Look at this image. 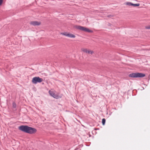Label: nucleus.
Returning <instances> with one entry per match:
<instances>
[{"mask_svg": "<svg viewBox=\"0 0 150 150\" xmlns=\"http://www.w3.org/2000/svg\"><path fill=\"white\" fill-rule=\"evenodd\" d=\"M145 76L144 74L139 73H133L129 75V77L133 78H142Z\"/></svg>", "mask_w": 150, "mask_h": 150, "instance_id": "obj_3", "label": "nucleus"}, {"mask_svg": "<svg viewBox=\"0 0 150 150\" xmlns=\"http://www.w3.org/2000/svg\"><path fill=\"white\" fill-rule=\"evenodd\" d=\"M3 0H0V6H1L3 3Z\"/></svg>", "mask_w": 150, "mask_h": 150, "instance_id": "obj_14", "label": "nucleus"}, {"mask_svg": "<svg viewBox=\"0 0 150 150\" xmlns=\"http://www.w3.org/2000/svg\"><path fill=\"white\" fill-rule=\"evenodd\" d=\"M62 35L67 36L71 38H75L76 36L75 35L67 32H64L61 33Z\"/></svg>", "mask_w": 150, "mask_h": 150, "instance_id": "obj_7", "label": "nucleus"}, {"mask_svg": "<svg viewBox=\"0 0 150 150\" xmlns=\"http://www.w3.org/2000/svg\"><path fill=\"white\" fill-rule=\"evenodd\" d=\"M30 24L34 26H38L41 25V22L40 21H32L30 22Z\"/></svg>", "mask_w": 150, "mask_h": 150, "instance_id": "obj_8", "label": "nucleus"}, {"mask_svg": "<svg viewBox=\"0 0 150 150\" xmlns=\"http://www.w3.org/2000/svg\"><path fill=\"white\" fill-rule=\"evenodd\" d=\"M19 129L23 132L30 134H35L37 131L36 129L27 126H21L19 127Z\"/></svg>", "mask_w": 150, "mask_h": 150, "instance_id": "obj_1", "label": "nucleus"}, {"mask_svg": "<svg viewBox=\"0 0 150 150\" xmlns=\"http://www.w3.org/2000/svg\"><path fill=\"white\" fill-rule=\"evenodd\" d=\"M146 29H150V25L146 26L145 27Z\"/></svg>", "mask_w": 150, "mask_h": 150, "instance_id": "obj_12", "label": "nucleus"}, {"mask_svg": "<svg viewBox=\"0 0 150 150\" xmlns=\"http://www.w3.org/2000/svg\"><path fill=\"white\" fill-rule=\"evenodd\" d=\"M74 28L78 30H80L84 32H88V33H92L93 31L90 30L89 29L84 27L80 25H76Z\"/></svg>", "mask_w": 150, "mask_h": 150, "instance_id": "obj_2", "label": "nucleus"}, {"mask_svg": "<svg viewBox=\"0 0 150 150\" xmlns=\"http://www.w3.org/2000/svg\"><path fill=\"white\" fill-rule=\"evenodd\" d=\"M43 81L42 79L40 78L39 77H35L33 78L32 80V82L35 84L37 83H40Z\"/></svg>", "mask_w": 150, "mask_h": 150, "instance_id": "obj_5", "label": "nucleus"}, {"mask_svg": "<svg viewBox=\"0 0 150 150\" xmlns=\"http://www.w3.org/2000/svg\"><path fill=\"white\" fill-rule=\"evenodd\" d=\"M132 3L129 2H126L125 3L126 5L128 6H132Z\"/></svg>", "mask_w": 150, "mask_h": 150, "instance_id": "obj_9", "label": "nucleus"}, {"mask_svg": "<svg viewBox=\"0 0 150 150\" xmlns=\"http://www.w3.org/2000/svg\"><path fill=\"white\" fill-rule=\"evenodd\" d=\"M81 50L82 52L86 53L88 54H92L94 53V52L91 50L88 49L86 48H82Z\"/></svg>", "mask_w": 150, "mask_h": 150, "instance_id": "obj_6", "label": "nucleus"}, {"mask_svg": "<svg viewBox=\"0 0 150 150\" xmlns=\"http://www.w3.org/2000/svg\"><path fill=\"white\" fill-rule=\"evenodd\" d=\"M55 92H56L55 91H53L50 90L49 91V93L50 95L54 98L57 99L62 97L61 96L59 95L58 93H55Z\"/></svg>", "mask_w": 150, "mask_h": 150, "instance_id": "obj_4", "label": "nucleus"}, {"mask_svg": "<svg viewBox=\"0 0 150 150\" xmlns=\"http://www.w3.org/2000/svg\"><path fill=\"white\" fill-rule=\"evenodd\" d=\"M76 149H75L74 150H76Z\"/></svg>", "mask_w": 150, "mask_h": 150, "instance_id": "obj_15", "label": "nucleus"}, {"mask_svg": "<svg viewBox=\"0 0 150 150\" xmlns=\"http://www.w3.org/2000/svg\"><path fill=\"white\" fill-rule=\"evenodd\" d=\"M105 120L104 118H103L102 120V124L103 125H104L105 124Z\"/></svg>", "mask_w": 150, "mask_h": 150, "instance_id": "obj_11", "label": "nucleus"}, {"mask_svg": "<svg viewBox=\"0 0 150 150\" xmlns=\"http://www.w3.org/2000/svg\"><path fill=\"white\" fill-rule=\"evenodd\" d=\"M13 106L14 108H16V105L15 103H13Z\"/></svg>", "mask_w": 150, "mask_h": 150, "instance_id": "obj_13", "label": "nucleus"}, {"mask_svg": "<svg viewBox=\"0 0 150 150\" xmlns=\"http://www.w3.org/2000/svg\"><path fill=\"white\" fill-rule=\"evenodd\" d=\"M140 5L139 4H133V3L132 4V6H139Z\"/></svg>", "mask_w": 150, "mask_h": 150, "instance_id": "obj_10", "label": "nucleus"}]
</instances>
